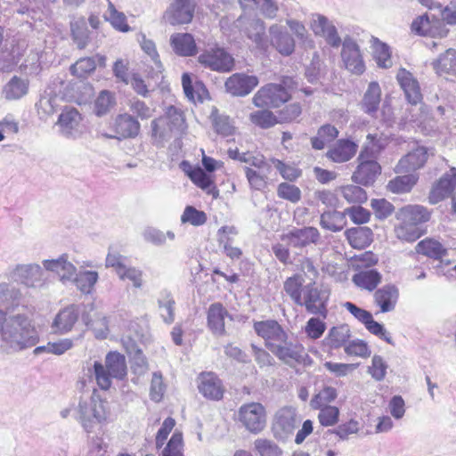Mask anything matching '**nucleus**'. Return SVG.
Instances as JSON below:
<instances>
[{"label":"nucleus","mask_w":456,"mask_h":456,"mask_svg":"<svg viewBox=\"0 0 456 456\" xmlns=\"http://www.w3.org/2000/svg\"><path fill=\"white\" fill-rule=\"evenodd\" d=\"M253 328L265 347L281 362L293 368H309L313 358L303 345L289 340L288 332L275 320L254 322Z\"/></svg>","instance_id":"obj_1"},{"label":"nucleus","mask_w":456,"mask_h":456,"mask_svg":"<svg viewBox=\"0 0 456 456\" xmlns=\"http://www.w3.org/2000/svg\"><path fill=\"white\" fill-rule=\"evenodd\" d=\"M301 270H306L313 275L312 281L305 285L303 274L297 273L286 278L283 289L295 305L304 306L308 313L325 319L328 315L327 300L323 298L322 290L316 285L318 270L311 258H305L302 261Z\"/></svg>","instance_id":"obj_2"},{"label":"nucleus","mask_w":456,"mask_h":456,"mask_svg":"<svg viewBox=\"0 0 456 456\" xmlns=\"http://www.w3.org/2000/svg\"><path fill=\"white\" fill-rule=\"evenodd\" d=\"M0 338L4 346L15 351L31 347L37 342L35 328L28 317L17 314L10 319L7 316L2 322Z\"/></svg>","instance_id":"obj_3"},{"label":"nucleus","mask_w":456,"mask_h":456,"mask_svg":"<svg viewBox=\"0 0 456 456\" xmlns=\"http://www.w3.org/2000/svg\"><path fill=\"white\" fill-rule=\"evenodd\" d=\"M396 219L399 224L395 226L394 232L402 241L414 242L426 233L428 212L423 206H404L397 212Z\"/></svg>","instance_id":"obj_4"},{"label":"nucleus","mask_w":456,"mask_h":456,"mask_svg":"<svg viewBox=\"0 0 456 456\" xmlns=\"http://www.w3.org/2000/svg\"><path fill=\"white\" fill-rule=\"evenodd\" d=\"M297 82L291 77H283L280 83H268L260 87L252 98L257 108L278 109L292 100V92Z\"/></svg>","instance_id":"obj_5"},{"label":"nucleus","mask_w":456,"mask_h":456,"mask_svg":"<svg viewBox=\"0 0 456 456\" xmlns=\"http://www.w3.org/2000/svg\"><path fill=\"white\" fill-rule=\"evenodd\" d=\"M202 154V166L204 169L200 167H192L188 162L183 161V170L190 180L198 188L206 191L207 194L217 198L219 191L216 186L215 176L212 175L216 170L223 167V162L215 159L212 157L207 156L203 149L200 150Z\"/></svg>","instance_id":"obj_6"},{"label":"nucleus","mask_w":456,"mask_h":456,"mask_svg":"<svg viewBox=\"0 0 456 456\" xmlns=\"http://www.w3.org/2000/svg\"><path fill=\"white\" fill-rule=\"evenodd\" d=\"M106 403V401L100 397L97 389H94L89 403H79L78 420L87 433L102 428L107 419Z\"/></svg>","instance_id":"obj_7"},{"label":"nucleus","mask_w":456,"mask_h":456,"mask_svg":"<svg viewBox=\"0 0 456 456\" xmlns=\"http://www.w3.org/2000/svg\"><path fill=\"white\" fill-rule=\"evenodd\" d=\"M236 420L250 434L262 433L267 425V411L257 402L243 403L237 411Z\"/></svg>","instance_id":"obj_8"},{"label":"nucleus","mask_w":456,"mask_h":456,"mask_svg":"<svg viewBox=\"0 0 456 456\" xmlns=\"http://www.w3.org/2000/svg\"><path fill=\"white\" fill-rule=\"evenodd\" d=\"M110 134L106 138L118 141L134 139L141 133V124L137 118L127 112L119 113L109 124Z\"/></svg>","instance_id":"obj_9"},{"label":"nucleus","mask_w":456,"mask_h":456,"mask_svg":"<svg viewBox=\"0 0 456 456\" xmlns=\"http://www.w3.org/2000/svg\"><path fill=\"white\" fill-rule=\"evenodd\" d=\"M163 79V70L159 66L142 67V74L134 72L128 79L132 89L142 97H147Z\"/></svg>","instance_id":"obj_10"},{"label":"nucleus","mask_w":456,"mask_h":456,"mask_svg":"<svg viewBox=\"0 0 456 456\" xmlns=\"http://www.w3.org/2000/svg\"><path fill=\"white\" fill-rule=\"evenodd\" d=\"M198 62L204 68L217 72H229L234 67L233 57L220 47L203 51L198 56Z\"/></svg>","instance_id":"obj_11"},{"label":"nucleus","mask_w":456,"mask_h":456,"mask_svg":"<svg viewBox=\"0 0 456 456\" xmlns=\"http://www.w3.org/2000/svg\"><path fill=\"white\" fill-rule=\"evenodd\" d=\"M196 7L195 0H171L163 19L172 26L189 24L193 20Z\"/></svg>","instance_id":"obj_12"},{"label":"nucleus","mask_w":456,"mask_h":456,"mask_svg":"<svg viewBox=\"0 0 456 456\" xmlns=\"http://www.w3.org/2000/svg\"><path fill=\"white\" fill-rule=\"evenodd\" d=\"M196 381L198 390L205 399L209 401H220L224 398L225 392L224 386L215 372H200Z\"/></svg>","instance_id":"obj_13"},{"label":"nucleus","mask_w":456,"mask_h":456,"mask_svg":"<svg viewBox=\"0 0 456 456\" xmlns=\"http://www.w3.org/2000/svg\"><path fill=\"white\" fill-rule=\"evenodd\" d=\"M358 165L352 175V180L364 186L371 185L381 173V167L377 159L365 156L362 153L358 156Z\"/></svg>","instance_id":"obj_14"},{"label":"nucleus","mask_w":456,"mask_h":456,"mask_svg":"<svg viewBox=\"0 0 456 456\" xmlns=\"http://www.w3.org/2000/svg\"><path fill=\"white\" fill-rule=\"evenodd\" d=\"M456 187V167H450L429 191V203L436 204L453 195Z\"/></svg>","instance_id":"obj_15"},{"label":"nucleus","mask_w":456,"mask_h":456,"mask_svg":"<svg viewBox=\"0 0 456 456\" xmlns=\"http://www.w3.org/2000/svg\"><path fill=\"white\" fill-rule=\"evenodd\" d=\"M320 237L321 235L317 228L305 226L303 228H294L289 232L282 234L281 239L290 247L303 248L311 244H317Z\"/></svg>","instance_id":"obj_16"},{"label":"nucleus","mask_w":456,"mask_h":456,"mask_svg":"<svg viewBox=\"0 0 456 456\" xmlns=\"http://www.w3.org/2000/svg\"><path fill=\"white\" fill-rule=\"evenodd\" d=\"M259 84L258 77L254 75L235 73L225 81V88L234 96H246L249 94Z\"/></svg>","instance_id":"obj_17"},{"label":"nucleus","mask_w":456,"mask_h":456,"mask_svg":"<svg viewBox=\"0 0 456 456\" xmlns=\"http://www.w3.org/2000/svg\"><path fill=\"white\" fill-rule=\"evenodd\" d=\"M226 318L232 319L222 303L216 302L211 304L207 311V326L208 330L216 336H224L226 334Z\"/></svg>","instance_id":"obj_18"},{"label":"nucleus","mask_w":456,"mask_h":456,"mask_svg":"<svg viewBox=\"0 0 456 456\" xmlns=\"http://www.w3.org/2000/svg\"><path fill=\"white\" fill-rule=\"evenodd\" d=\"M341 57L345 67L353 74L362 75L365 71V64L355 42L346 41L343 44Z\"/></svg>","instance_id":"obj_19"},{"label":"nucleus","mask_w":456,"mask_h":456,"mask_svg":"<svg viewBox=\"0 0 456 456\" xmlns=\"http://www.w3.org/2000/svg\"><path fill=\"white\" fill-rule=\"evenodd\" d=\"M358 151L356 142L350 139H338L329 148L326 157L334 163H345L352 159Z\"/></svg>","instance_id":"obj_20"},{"label":"nucleus","mask_w":456,"mask_h":456,"mask_svg":"<svg viewBox=\"0 0 456 456\" xmlns=\"http://www.w3.org/2000/svg\"><path fill=\"white\" fill-rule=\"evenodd\" d=\"M310 28L314 35L323 37L327 43L333 47L341 44V38L335 26L323 15L317 14L310 23Z\"/></svg>","instance_id":"obj_21"},{"label":"nucleus","mask_w":456,"mask_h":456,"mask_svg":"<svg viewBox=\"0 0 456 456\" xmlns=\"http://www.w3.org/2000/svg\"><path fill=\"white\" fill-rule=\"evenodd\" d=\"M428 151L424 147H418L403 157L395 167V172L403 174L405 172L415 173L416 170L424 167L428 159Z\"/></svg>","instance_id":"obj_22"},{"label":"nucleus","mask_w":456,"mask_h":456,"mask_svg":"<svg viewBox=\"0 0 456 456\" xmlns=\"http://www.w3.org/2000/svg\"><path fill=\"white\" fill-rule=\"evenodd\" d=\"M396 78L410 103L417 104L421 102L422 94L419 83L411 72L405 69H400L397 72Z\"/></svg>","instance_id":"obj_23"},{"label":"nucleus","mask_w":456,"mask_h":456,"mask_svg":"<svg viewBox=\"0 0 456 456\" xmlns=\"http://www.w3.org/2000/svg\"><path fill=\"white\" fill-rule=\"evenodd\" d=\"M170 45L175 54L191 57L197 54L198 46L193 36L190 33H175L170 37Z\"/></svg>","instance_id":"obj_24"},{"label":"nucleus","mask_w":456,"mask_h":456,"mask_svg":"<svg viewBox=\"0 0 456 456\" xmlns=\"http://www.w3.org/2000/svg\"><path fill=\"white\" fill-rule=\"evenodd\" d=\"M82 120L83 117L76 108L66 106L61 110L56 125L62 134L71 135L74 131L77 130Z\"/></svg>","instance_id":"obj_25"},{"label":"nucleus","mask_w":456,"mask_h":456,"mask_svg":"<svg viewBox=\"0 0 456 456\" xmlns=\"http://www.w3.org/2000/svg\"><path fill=\"white\" fill-rule=\"evenodd\" d=\"M182 86L187 99L191 102H202L209 99V93L202 81L192 83L189 73H183L182 76Z\"/></svg>","instance_id":"obj_26"},{"label":"nucleus","mask_w":456,"mask_h":456,"mask_svg":"<svg viewBox=\"0 0 456 456\" xmlns=\"http://www.w3.org/2000/svg\"><path fill=\"white\" fill-rule=\"evenodd\" d=\"M78 319V313L74 305H69L60 311L55 316L52 330L55 334H65L70 331Z\"/></svg>","instance_id":"obj_27"},{"label":"nucleus","mask_w":456,"mask_h":456,"mask_svg":"<svg viewBox=\"0 0 456 456\" xmlns=\"http://www.w3.org/2000/svg\"><path fill=\"white\" fill-rule=\"evenodd\" d=\"M163 118L171 133L183 134L187 129L184 110L177 105H169L166 108Z\"/></svg>","instance_id":"obj_28"},{"label":"nucleus","mask_w":456,"mask_h":456,"mask_svg":"<svg viewBox=\"0 0 456 456\" xmlns=\"http://www.w3.org/2000/svg\"><path fill=\"white\" fill-rule=\"evenodd\" d=\"M345 237L352 248L362 249L372 243L373 232L366 226L351 227L345 231Z\"/></svg>","instance_id":"obj_29"},{"label":"nucleus","mask_w":456,"mask_h":456,"mask_svg":"<svg viewBox=\"0 0 456 456\" xmlns=\"http://www.w3.org/2000/svg\"><path fill=\"white\" fill-rule=\"evenodd\" d=\"M399 297V290L395 285H385L374 293L376 305L382 313L393 311Z\"/></svg>","instance_id":"obj_30"},{"label":"nucleus","mask_w":456,"mask_h":456,"mask_svg":"<svg viewBox=\"0 0 456 456\" xmlns=\"http://www.w3.org/2000/svg\"><path fill=\"white\" fill-rule=\"evenodd\" d=\"M270 32L272 45L281 54L289 56L295 51V40L287 31L281 30L277 26H273Z\"/></svg>","instance_id":"obj_31"},{"label":"nucleus","mask_w":456,"mask_h":456,"mask_svg":"<svg viewBox=\"0 0 456 456\" xmlns=\"http://www.w3.org/2000/svg\"><path fill=\"white\" fill-rule=\"evenodd\" d=\"M448 250L439 241L429 239V265L436 270L437 274H444V266L451 265L450 260H445Z\"/></svg>","instance_id":"obj_32"},{"label":"nucleus","mask_w":456,"mask_h":456,"mask_svg":"<svg viewBox=\"0 0 456 456\" xmlns=\"http://www.w3.org/2000/svg\"><path fill=\"white\" fill-rule=\"evenodd\" d=\"M339 135L338 129L331 124L322 125L316 133V135L311 138V145L314 150H323L328 143L335 141Z\"/></svg>","instance_id":"obj_33"},{"label":"nucleus","mask_w":456,"mask_h":456,"mask_svg":"<svg viewBox=\"0 0 456 456\" xmlns=\"http://www.w3.org/2000/svg\"><path fill=\"white\" fill-rule=\"evenodd\" d=\"M28 92V81L20 77H12L3 89L6 100L15 101L25 96Z\"/></svg>","instance_id":"obj_34"},{"label":"nucleus","mask_w":456,"mask_h":456,"mask_svg":"<svg viewBox=\"0 0 456 456\" xmlns=\"http://www.w3.org/2000/svg\"><path fill=\"white\" fill-rule=\"evenodd\" d=\"M381 101V89L378 82H370L365 92L362 106L364 111L368 114H374L379 110Z\"/></svg>","instance_id":"obj_35"},{"label":"nucleus","mask_w":456,"mask_h":456,"mask_svg":"<svg viewBox=\"0 0 456 456\" xmlns=\"http://www.w3.org/2000/svg\"><path fill=\"white\" fill-rule=\"evenodd\" d=\"M104 367L115 379H122L126 375V358L118 352L107 354Z\"/></svg>","instance_id":"obj_36"},{"label":"nucleus","mask_w":456,"mask_h":456,"mask_svg":"<svg viewBox=\"0 0 456 456\" xmlns=\"http://www.w3.org/2000/svg\"><path fill=\"white\" fill-rule=\"evenodd\" d=\"M407 173V175H398L390 180L387 183V190L396 194L409 192L417 183L419 176L416 173Z\"/></svg>","instance_id":"obj_37"},{"label":"nucleus","mask_w":456,"mask_h":456,"mask_svg":"<svg viewBox=\"0 0 456 456\" xmlns=\"http://www.w3.org/2000/svg\"><path fill=\"white\" fill-rule=\"evenodd\" d=\"M387 138L383 134H369L366 137V142L360 153L362 158L365 156L377 159L378 155L386 148Z\"/></svg>","instance_id":"obj_38"},{"label":"nucleus","mask_w":456,"mask_h":456,"mask_svg":"<svg viewBox=\"0 0 456 456\" xmlns=\"http://www.w3.org/2000/svg\"><path fill=\"white\" fill-rule=\"evenodd\" d=\"M437 74L456 76V50L448 49L433 63Z\"/></svg>","instance_id":"obj_39"},{"label":"nucleus","mask_w":456,"mask_h":456,"mask_svg":"<svg viewBox=\"0 0 456 456\" xmlns=\"http://www.w3.org/2000/svg\"><path fill=\"white\" fill-rule=\"evenodd\" d=\"M320 224L323 229L331 232H339L346 225L345 211H326L321 215Z\"/></svg>","instance_id":"obj_40"},{"label":"nucleus","mask_w":456,"mask_h":456,"mask_svg":"<svg viewBox=\"0 0 456 456\" xmlns=\"http://www.w3.org/2000/svg\"><path fill=\"white\" fill-rule=\"evenodd\" d=\"M352 281L357 287L372 291L380 283L381 275L376 270L361 271L353 276Z\"/></svg>","instance_id":"obj_41"},{"label":"nucleus","mask_w":456,"mask_h":456,"mask_svg":"<svg viewBox=\"0 0 456 456\" xmlns=\"http://www.w3.org/2000/svg\"><path fill=\"white\" fill-rule=\"evenodd\" d=\"M117 104L115 94L109 90H102L94 102V112L97 117L107 115Z\"/></svg>","instance_id":"obj_42"},{"label":"nucleus","mask_w":456,"mask_h":456,"mask_svg":"<svg viewBox=\"0 0 456 456\" xmlns=\"http://www.w3.org/2000/svg\"><path fill=\"white\" fill-rule=\"evenodd\" d=\"M128 108L131 112L130 114L137 118V120H148L154 117L156 113V107L153 103H147L138 98L130 100Z\"/></svg>","instance_id":"obj_43"},{"label":"nucleus","mask_w":456,"mask_h":456,"mask_svg":"<svg viewBox=\"0 0 456 456\" xmlns=\"http://www.w3.org/2000/svg\"><path fill=\"white\" fill-rule=\"evenodd\" d=\"M248 118L255 126L261 129H269L275 125L280 124L277 115L267 109L251 112Z\"/></svg>","instance_id":"obj_44"},{"label":"nucleus","mask_w":456,"mask_h":456,"mask_svg":"<svg viewBox=\"0 0 456 456\" xmlns=\"http://www.w3.org/2000/svg\"><path fill=\"white\" fill-rule=\"evenodd\" d=\"M212 126L215 132L222 137L232 136L236 133V126L231 118L217 112L212 114Z\"/></svg>","instance_id":"obj_45"},{"label":"nucleus","mask_w":456,"mask_h":456,"mask_svg":"<svg viewBox=\"0 0 456 456\" xmlns=\"http://www.w3.org/2000/svg\"><path fill=\"white\" fill-rule=\"evenodd\" d=\"M338 191L349 204L359 205L365 203L368 200L366 191L358 185H343L338 188Z\"/></svg>","instance_id":"obj_46"},{"label":"nucleus","mask_w":456,"mask_h":456,"mask_svg":"<svg viewBox=\"0 0 456 456\" xmlns=\"http://www.w3.org/2000/svg\"><path fill=\"white\" fill-rule=\"evenodd\" d=\"M277 111V117L280 124L292 123L301 117L303 113V105L299 102H288Z\"/></svg>","instance_id":"obj_47"},{"label":"nucleus","mask_w":456,"mask_h":456,"mask_svg":"<svg viewBox=\"0 0 456 456\" xmlns=\"http://www.w3.org/2000/svg\"><path fill=\"white\" fill-rule=\"evenodd\" d=\"M142 50L150 57V61H143V67H155L159 66L160 70L164 71L163 64L160 61L155 43L142 35L139 41Z\"/></svg>","instance_id":"obj_48"},{"label":"nucleus","mask_w":456,"mask_h":456,"mask_svg":"<svg viewBox=\"0 0 456 456\" xmlns=\"http://www.w3.org/2000/svg\"><path fill=\"white\" fill-rule=\"evenodd\" d=\"M349 338V330L346 327H332L325 338V342L330 348L338 349L346 346Z\"/></svg>","instance_id":"obj_49"},{"label":"nucleus","mask_w":456,"mask_h":456,"mask_svg":"<svg viewBox=\"0 0 456 456\" xmlns=\"http://www.w3.org/2000/svg\"><path fill=\"white\" fill-rule=\"evenodd\" d=\"M96 69L94 57H83L78 59L69 68L71 75L80 79H85L90 76Z\"/></svg>","instance_id":"obj_50"},{"label":"nucleus","mask_w":456,"mask_h":456,"mask_svg":"<svg viewBox=\"0 0 456 456\" xmlns=\"http://www.w3.org/2000/svg\"><path fill=\"white\" fill-rule=\"evenodd\" d=\"M183 446V433L175 430L170 439L163 445L160 456H184Z\"/></svg>","instance_id":"obj_51"},{"label":"nucleus","mask_w":456,"mask_h":456,"mask_svg":"<svg viewBox=\"0 0 456 456\" xmlns=\"http://www.w3.org/2000/svg\"><path fill=\"white\" fill-rule=\"evenodd\" d=\"M45 269L55 272L61 280L69 279L76 271L75 266L63 258L56 260H46L44 262Z\"/></svg>","instance_id":"obj_52"},{"label":"nucleus","mask_w":456,"mask_h":456,"mask_svg":"<svg viewBox=\"0 0 456 456\" xmlns=\"http://www.w3.org/2000/svg\"><path fill=\"white\" fill-rule=\"evenodd\" d=\"M108 12L109 15L105 16V20H108L116 30L126 33L131 29L125 13L118 11L110 1L108 3Z\"/></svg>","instance_id":"obj_53"},{"label":"nucleus","mask_w":456,"mask_h":456,"mask_svg":"<svg viewBox=\"0 0 456 456\" xmlns=\"http://www.w3.org/2000/svg\"><path fill=\"white\" fill-rule=\"evenodd\" d=\"M71 37L77 48L84 49L89 42V30L84 19L76 20L70 25Z\"/></svg>","instance_id":"obj_54"},{"label":"nucleus","mask_w":456,"mask_h":456,"mask_svg":"<svg viewBox=\"0 0 456 456\" xmlns=\"http://www.w3.org/2000/svg\"><path fill=\"white\" fill-rule=\"evenodd\" d=\"M337 397V389L330 386H325L313 396L310 405L313 409H318L322 406L330 405Z\"/></svg>","instance_id":"obj_55"},{"label":"nucleus","mask_w":456,"mask_h":456,"mask_svg":"<svg viewBox=\"0 0 456 456\" xmlns=\"http://www.w3.org/2000/svg\"><path fill=\"white\" fill-rule=\"evenodd\" d=\"M98 281V273L94 271H84L77 274L75 284L83 293H91Z\"/></svg>","instance_id":"obj_56"},{"label":"nucleus","mask_w":456,"mask_h":456,"mask_svg":"<svg viewBox=\"0 0 456 456\" xmlns=\"http://www.w3.org/2000/svg\"><path fill=\"white\" fill-rule=\"evenodd\" d=\"M207 214L193 206H186L181 216L183 224H190L193 226H201L207 223Z\"/></svg>","instance_id":"obj_57"},{"label":"nucleus","mask_w":456,"mask_h":456,"mask_svg":"<svg viewBox=\"0 0 456 456\" xmlns=\"http://www.w3.org/2000/svg\"><path fill=\"white\" fill-rule=\"evenodd\" d=\"M373 57L379 67L387 69L392 66L389 46L379 40L373 45Z\"/></svg>","instance_id":"obj_58"},{"label":"nucleus","mask_w":456,"mask_h":456,"mask_svg":"<svg viewBox=\"0 0 456 456\" xmlns=\"http://www.w3.org/2000/svg\"><path fill=\"white\" fill-rule=\"evenodd\" d=\"M270 162L285 180L293 182L302 175V171L298 167L294 165L287 164L281 159L271 158Z\"/></svg>","instance_id":"obj_59"},{"label":"nucleus","mask_w":456,"mask_h":456,"mask_svg":"<svg viewBox=\"0 0 456 456\" xmlns=\"http://www.w3.org/2000/svg\"><path fill=\"white\" fill-rule=\"evenodd\" d=\"M270 172L257 171L252 167H245V175L250 185L254 190L261 191L267 187L268 174Z\"/></svg>","instance_id":"obj_60"},{"label":"nucleus","mask_w":456,"mask_h":456,"mask_svg":"<svg viewBox=\"0 0 456 456\" xmlns=\"http://www.w3.org/2000/svg\"><path fill=\"white\" fill-rule=\"evenodd\" d=\"M317 410L318 420L322 427H332L338 422L340 411L337 406L326 405Z\"/></svg>","instance_id":"obj_61"},{"label":"nucleus","mask_w":456,"mask_h":456,"mask_svg":"<svg viewBox=\"0 0 456 456\" xmlns=\"http://www.w3.org/2000/svg\"><path fill=\"white\" fill-rule=\"evenodd\" d=\"M345 214L346 216H348L350 220L358 226H362V224L369 223L371 218L370 211L362 207L361 204L346 208L345 209Z\"/></svg>","instance_id":"obj_62"},{"label":"nucleus","mask_w":456,"mask_h":456,"mask_svg":"<svg viewBox=\"0 0 456 456\" xmlns=\"http://www.w3.org/2000/svg\"><path fill=\"white\" fill-rule=\"evenodd\" d=\"M94 373L95 381L102 390L107 391L111 387L113 376L101 362H94Z\"/></svg>","instance_id":"obj_63"},{"label":"nucleus","mask_w":456,"mask_h":456,"mask_svg":"<svg viewBox=\"0 0 456 456\" xmlns=\"http://www.w3.org/2000/svg\"><path fill=\"white\" fill-rule=\"evenodd\" d=\"M254 449L259 456H280L281 451L273 441L265 438H257L254 442Z\"/></svg>","instance_id":"obj_64"}]
</instances>
